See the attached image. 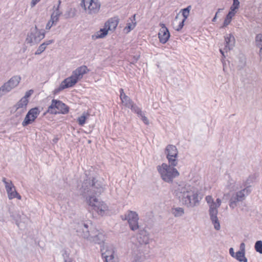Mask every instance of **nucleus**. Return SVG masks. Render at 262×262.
I'll return each mask as SVG.
<instances>
[{"mask_svg":"<svg viewBox=\"0 0 262 262\" xmlns=\"http://www.w3.org/2000/svg\"><path fill=\"white\" fill-rule=\"evenodd\" d=\"M104 186L101 181L93 179L92 180H85L80 188L81 193L85 198L86 203L101 215L107 210V206L104 202L99 201L96 195L104 191Z\"/></svg>","mask_w":262,"mask_h":262,"instance_id":"obj_1","label":"nucleus"},{"mask_svg":"<svg viewBox=\"0 0 262 262\" xmlns=\"http://www.w3.org/2000/svg\"><path fill=\"white\" fill-rule=\"evenodd\" d=\"M174 195L187 207H194L199 203L198 191L184 182L176 183L172 187Z\"/></svg>","mask_w":262,"mask_h":262,"instance_id":"obj_2","label":"nucleus"},{"mask_svg":"<svg viewBox=\"0 0 262 262\" xmlns=\"http://www.w3.org/2000/svg\"><path fill=\"white\" fill-rule=\"evenodd\" d=\"M74 227L79 236L91 242L100 244L104 240V234L102 230H98L93 227L89 229L88 225L83 222L75 223Z\"/></svg>","mask_w":262,"mask_h":262,"instance_id":"obj_3","label":"nucleus"},{"mask_svg":"<svg viewBox=\"0 0 262 262\" xmlns=\"http://www.w3.org/2000/svg\"><path fill=\"white\" fill-rule=\"evenodd\" d=\"M169 163H162L157 166V170L160 174L161 179L165 182L171 183L174 178L179 176L178 170Z\"/></svg>","mask_w":262,"mask_h":262,"instance_id":"obj_4","label":"nucleus"},{"mask_svg":"<svg viewBox=\"0 0 262 262\" xmlns=\"http://www.w3.org/2000/svg\"><path fill=\"white\" fill-rule=\"evenodd\" d=\"M137 240L138 243L136 244V246L139 253L144 254L147 253L149 251V237L146 231L140 230L137 235Z\"/></svg>","mask_w":262,"mask_h":262,"instance_id":"obj_5","label":"nucleus"},{"mask_svg":"<svg viewBox=\"0 0 262 262\" xmlns=\"http://www.w3.org/2000/svg\"><path fill=\"white\" fill-rule=\"evenodd\" d=\"M45 36L44 30H38L37 26L30 29L26 38V42L28 44L34 45L39 43Z\"/></svg>","mask_w":262,"mask_h":262,"instance_id":"obj_6","label":"nucleus"},{"mask_svg":"<svg viewBox=\"0 0 262 262\" xmlns=\"http://www.w3.org/2000/svg\"><path fill=\"white\" fill-rule=\"evenodd\" d=\"M81 6L87 14L94 16L99 12L101 4L99 0H82Z\"/></svg>","mask_w":262,"mask_h":262,"instance_id":"obj_7","label":"nucleus"},{"mask_svg":"<svg viewBox=\"0 0 262 262\" xmlns=\"http://www.w3.org/2000/svg\"><path fill=\"white\" fill-rule=\"evenodd\" d=\"M205 200L209 205V214L210 220L214 225V228L219 230L220 229V224L217 216L218 210L215 209L216 205L214 206V200L212 196L207 195L205 198Z\"/></svg>","mask_w":262,"mask_h":262,"instance_id":"obj_8","label":"nucleus"},{"mask_svg":"<svg viewBox=\"0 0 262 262\" xmlns=\"http://www.w3.org/2000/svg\"><path fill=\"white\" fill-rule=\"evenodd\" d=\"M21 80L20 76H14L0 87V98L16 87Z\"/></svg>","mask_w":262,"mask_h":262,"instance_id":"obj_9","label":"nucleus"},{"mask_svg":"<svg viewBox=\"0 0 262 262\" xmlns=\"http://www.w3.org/2000/svg\"><path fill=\"white\" fill-rule=\"evenodd\" d=\"M69 112V107L60 100L53 99L47 112L52 114L61 113L65 114Z\"/></svg>","mask_w":262,"mask_h":262,"instance_id":"obj_10","label":"nucleus"},{"mask_svg":"<svg viewBox=\"0 0 262 262\" xmlns=\"http://www.w3.org/2000/svg\"><path fill=\"white\" fill-rule=\"evenodd\" d=\"M250 190L249 187L244 188L240 191L233 193L229 201V206L232 209L236 207L237 203L242 202L245 199L246 195H248Z\"/></svg>","mask_w":262,"mask_h":262,"instance_id":"obj_11","label":"nucleus"},{"mask_svg":"<svg viewBox=\"0 0 262 262\" xmlns=\"http://www.w3.org/2000/svg\"><path fill=\"white\" fill-rule=\"evenodd\" d=\"M165 153L168 163L172 166H176L178 163V150L177 147L173 145H168L165 148Z\"/></svg>","mask_w":262,"mask_h":262,"instance_id":"obj_12","label":"nucleus"},{"mask_svg":"<svg viewBox=\"0 0 262 262\" xmlns=\"http://www.w3.org/2000/svg\"><path fill=\"white\" fill-rule=\"evenodd\" d=\"M10 216L15 221L16 224L20 229H22L25 227L26 224L28 222V219L23 213H20L18 210H14L11 211L9 210Z\"/></svg>","mask_w":262,"mask_h":262,"instance_id":"obj_13","label":"nucleus"},{"mask_svg":"<svg viewBox=\"0 0 262 262\" xmlns=\"http://www.w3.org/2000/svg\"><path fill=\"white\" fill-rule=\"evenodd\" d=\"M124 220L127 221L132 230L135 231L139 229V216L136 212L130 210L128 211L127 213L125 215Z\"/></svg>","mask_w":262,"mask_h":262,"instance_id":"obj_14","label":"nucleus"},{"mask_svg":"<svg viewBox=\"0 0 262 262\" xmlns=\"http://www.w3.org/2000/svg\"><path fill=\"white\" fill-rule=\"evenodd\" d=\"M39 113L40 111L38 107H34L30 110L22 122V125L26 126L33 123L37 118Z\"/></svg>","mask_w":262,"mask_h":262,"instance_id":"obj_15","label":"nucleus"},{"mask_svg":"<svg viewBox=\"0 0 262 262\" xmlns=\"http://www.w3.org/2000/svg\"><path fill=\"white\" fill-rule=\"evenodd\" d=\"M191 9V6L190 5L188 6L187 8L183 9L181 10L182 12V15L184 17V18L180 21L179 23L178 22V19L179 16V14H178L175 17V19L173 21V25H175L177 24H179L178 26H174V28L176 30L179 31L181 30L184 26V23L185 20L187 18L189 15L190 11Z\"/></svg>","mask_w":262,"mask_h":262,"instance_id":"obj_16","label":"nucleus"},{"mask_svg":"<svg viewBox=\"0 0 262 262\" xmlns=\"http://www.w3.org/2000/svg\"><path fill=\"white\" fill-rule=\"evenodd\" d=\"M77 82L76 80L74 79L71 76L66 78L61 82L59 86L55 89L54 91V94H58L61 91L66 88H69L73 86Z\"/></svg>","mask_w":262,"mask_h":262,"instance_id":"obj_17","label":"nucleus"},{"mask_svg":"<svg viewBox=\"0 0 262 262\" xmlns=\"http://www.w3.org/2000/svg\"><path fill=\"white\" fill-rule=\"evenodd\" d=\"M160 26L161 28L158 33V37L160 42L164 44L168 40L170 37V33L164 24H161Z\"/></svg>","mask_w":262,"mask_h":262,"instance_id":"obj_18","label":"nucleus"},{"mask_svg":"<svg viewBox=\"0 0 262 262\" xmlns=\"http://www.w3.org/2000/svg\"><path fill=\"white\" fill-rule=\"evenodd\" d=\"M3 182L4 183L5 188L10 200L14 199V193L16 191L15 188L11 180H7L5 178H3Z\"/></svg>","mask_w":262,"mask_h":262,"instance_id":"obj_19","label":"nucleus"},{"mask_svg":"<svg viewBox=\"0 0 262 262\" xmlns=\"http://www.w3.org/2000/svg\"><path fill=\"white\" fill-rule=\"evenodd\" d=\"M88 71V68L85 66H82L78 67L75 70L73 71L71 76L73 77L74 79H76L77 82H78L79 80L82 78L83 76Z\"/></svg>","mask_w":262,"mask_h":262,"instance_id":"obj_20","label":"nucleus"},{"mask_svg":"<svg viewBox=\"0 0 262 262\" xmlns=\"http://www.w3.org/2000/svg\"><path fill=\"white\" fill-rule=\"evenodd\" d=\"M29 100H26L21 99L13 106L15 111L17 114H21L25 113L27 110V106L28 104Z\"/></svg>","mask_w":262,"mask_h":262,"instance_id":"obj_21","label":"nucleus"},{"mask_svg":"<svg viewBox=\"0 0 262 262\" xmlns=\"http://www.w3.org/2000/svg\"><path fill=\"white\" fill-rule=\"evenodd\" d=\"M225 41L224 50L226 51L232 49L234 47L235 40L234 37L231 34H227L225 36Z\"/></svg>","mask_w":262,"mask_h":262,"instance_id":"obj_22","label":"nucleus"},{"mask_svg":"<svg viewBox=\"0 0 262 262\" xmlns=\"http://www.w3.org/2000/svg\"><path fill=\"white\" fill-rule=\"evenodd\" d=\"M119 23V19L117 18L113 17L109 19L105 24V27L110 31H114L116 28Z\"/></svg>","mask_w":262,"mask_h":262,"instance_id":"obj_23","label":"nucleus"},{"mask_svg":"<svg viewBox=\"0 0 262 262\" xmlns=\"http://www.w3.org/2000/svg\"><path fill=\"white\" fill-rule=\"evenodd\" d=\"M245 252L237 251L235 253V258L240 262H247V258L245 256Z\"/></svg>","mask_w":262,"mask_h":262,"instance_id":"obj_24","label":"nucleus"},{"mask_svg":"<svg viewBox=\"0 0 262 262\" xmlns=\"http://www.w3.org/2000/svg\"><path fill=\"white\" fill-rule=\"evenodd\" d=\"M124 96L120 98L122 103L128 108L134 103L130 98L126 95H123Z\"/></svg>","mask_w":262,"mask_h":262,"instance_id":"obj_25","label":"nucleus"},{"mask_svg":"<svg viewBox=\"0 0 262 262\" xmlns=\"http://www.w3.org/2000/svg\"><path fill=\"white\" fill-rule=\"evenodd\" d=\"M172 213L175 217H180L184 213V210L183 208L177 207L172 209Z\"/></svg>","mask_w":262,"mask_h":262,"instance_id":"obj_26","label":"nucleus"},{"mask_svg":"<svg viewBox=\"0 0 262 262\" xmlns=\"http://www.w3.org/2000/svg\"><path fill=\"white\" fill-rule=\"evenodd\" d=\"M109 30L104 26V28L101 29L99 31L96 33V38H103L108 33Z\"/></svg>","mask_w":262,"mask_h":262,"instance_id":"obj_27","label":"nucleus"},{"mask_svg":"<svg viewBox=\"0 0 262 262\" xmlns=\"http://www.w3.org/2000/svg\"><path fill=\"white\" fill-rule=\"evenodd\" d=\"M114 255V250L113 247H111L110 249H106L104 252L102 253V256L105 259L111 256Z\"/></svg>","mask_w":262,"mask_h":262,"instance_id":"obj_28","label":"nucleus"},{"mask_svg":"<svg viewBox=\"0 0 262 262\" xmlns=\"http://www.w3.org/2000/svg\"><path fill=\"white\" fill-rule=\"evenodd\" d=\"M254 248L257 252L262 254V241H256L254 245Z\"/></svg>","mask_w":262,"mask_h":262,"instance_id":"obj_29","label":"nucleus"},{"mask_svg":"<svg viewBox=\"0 0 262 262\" xmlns=\"http://www.w3.org/2000/svg\"><path fill=\"white\" fill-rule=\"evenodd\" d=\"M131 23H128L127 26L124 28V30H127V32H130L136 26V22H134L133 20L130 19Z\"/></svg>","mask_w":262,"mask_h":262,"instance_id":"obj_30","label":"nucleus"},{"mask_svg":"<svg viewBox=\"0 0 262 262\" xmlns=\"http://www.w3.org/2000/svg\"><path fill=\"white\" fill-rule=\"evenodd\" d=\"M130 109L134 111L135 113H136V114H138V116L140 115H141V114L142 113V111L141 110V109L138 107L137 105H136L135 104H134V103H133L130 106Z\"/></svg>","mask_w":262,"mask_h":262,"instance_id":"obj_31","label":"nucleus"},{"mask_svg":"<svg viewBox=\"0 0 262 262\" xmlns=\"http://www.w3.org/2000/svg\"><path fill=\"white\" fill-rule=\"evenodd\" d=\"M239 6V2L238 0H233V4L230 7V10L232 11H236Z\"/></svg>","mask_w":262,"mask_h":262,"instance_id":"obj_32","label":"nucleus"},{"mask_svg":"<svg viewBox=\"0 0 262 262\" xmlns=\"http://www.w3.org/2000/svg\"><path fill=\"white\" fill-rule=\"evenodd\" d=\"M255 42L256 46L259 48L262 47V34H259L255 37Z\"/></svg>","mask_w":262,"mask_h":262,"instance_id":"obj_33","label":"nucleus"},{"mask_svg":"<svg viewBox=\"0 0 262 262\" xmlns=\"http://www.w3.org/2000/svg\"><path fill=\"white\" fill-rule=\"evenodd\" d=\"M46 47L43 44L41 43L36 50V51L35 53V55H39L41 53H42L46 49Z\"/></svg>","mask_w":262,"mask_h":262,"instance_id":"obj_34","label":"nucleus"},{"mask_svg":"<svg viewBox=\"0 0 262 262\" xmlns=\"http://www.w3.org/2000/svg\"><path fill=\"white\" fill-rule=\"evenodd\" d=\"M86 116L83 114L80 117H78L77 121L79 125L83 126L85 123Z\"/></svg>","mask_w":262,"mask_h":262,"instance_id":"obj_35","label":"nucleus"},{"mask_svg":"<svg viewBox=\"0 0 262 262\" xmlns=\"http://www.w3.org/2000/svg\"><path fill=\"white\" fill-rule=\"evenodd\" d=\"M61 3L60 1H58V6L57 8L55 9V10L53 12L52 14L54 15L55 17H57L58 19L60 15L61 14V12L59 11V7Z\"/></svg>","mask_w":262,"mask_h":262,"instance_id":"obj_36","label":"nucleus"},{"mask_svg":"<svg viewBox=\"0 0 262 262\" xmlns=\"http://www.w3.org/2000/svg\"><path fill=\"white\" fill-rule=\"evenodd\" d=\"M105 262H118V259L114 256H111L105 259Z\"/></svg>","mask_w":262,"mask_h":262,"instance_id":"obj_37","label":"nucleus"},{"mask_svg":"<svg viewBox=\"0 0 262 262\" xmlns=\"http://www.w3.org/2000/svg\"><path fill=\"white\" fill-rule=\"evenodd\" d=\"M62 256L63 258L64 262H72L71 258L69 257V254L67 253V252H64L62 254Z\"/></svg>","mask_w":262,"mask_h":262,"instance_id":"obj_38","label":"nucleus"},{"mask_svg":"<svg viewBox=\"0 0 262 262\" xmlns=\"http://www.w3.org/2000/svg\"><path fill=\"white\" fill-rule=\"evenodd\" d=\"M33 93V91L32 90H30L26 92L25 96L21 98V99H24L26 100H28V98L31 96L32 94Z\"/></svg>","mask_w":262,"mask_h":262,"instance_id":"obj_39","label":"nucleus"},{"mask_svg":"<svg viewBox=\"0 0 262 262\" xmlns=\"http://www.w3.org/2000/svg\"><path fill=\"white\" fill-rule=\"evenodd\" d=\"M231 19L228 18V17L226 16L225 17V19L224 21V23H223V26L222 27V28L223 27H227L228 25L230 24V23H231Z\"/></svg>","mask_w":262,"mask_h":262,"instance_id":"obj_40","label":"nucleus"},{"mask_svg":"<svg viewBox=\"0 0 262 262\" xmlns=\"http://www.w3.org/2000/svg\"><path fill=\"white\" fill-rule=\"evenodd\" d=\"M139 117H141L142 120L144 122V123L145 124H149V121H148L147 118L146 117H145V116L144 115V114L143 113H142L141 115H140L139 116Z\"/></svg>","mask_w":262,"mask_h":262,"instance_id":"obj_41","label":"nucleus"},{"mask_svg":"<svg viewBox=\"0 0 262 262\" xmlns=\"http://www.w3.org/2000/svg\"><path fill=\"white\" fill-rule=\"evenodd\" d=\"M50 20H51V22H52V24H54L55 25L57 24V23L58 22L59 19L57 17H55L54 15H53L52 14V15L51 16Z\"/></svg>","mask_w":262,"mask_h":262,"instance_id":"obj_42","label":"nucleus"},{"mask_svg":"<svg viewBox=\"0 0 262 262\" xmlns=\"http://www.w3.org/2000/svg\"><path fill=\"white\" fill-rule=\"evenodd\" d=\"M236 12V11H232L230 10L226 16L232 19V17L235 15Z\"/></svg>","mask_w":262,"mask_h":262,"instance_id":"obj_43","label":"nucleus"},{"mask_svg":"<svg viewBox=\"0 0 262 262\" xmlns=\"http://www.w3.org/2000/svg\"><path fill=\"white\" fill-rule=\"evenodd\" d=\"M236 12V11H232L230 10L226 16L232 19V17L235 15Z\"/></svg>","mask_w":262,"mask_h":262,"instance_id":"obj_44","label":"nucleus"},{"mask_svg":"<svg viewBox=\"0 0 262 262\" xmlns=\"http://www.w3.org/2000/svg\"><path fill=\"white\" fill-rule=\"evenodd\" d=\"M236 12V11H232L230 10L226 16L232 19V17L235 15Z\"/></svg>","mask_w":262,"mask_h":262,"instance_id":"obj_45","label":"nucleus"},{"mask_svg":"<svg viewBox=\"0 0 262 262\" xmlns=\"http://www.w3.org/2000/svg\"><path fill=\"white\" fill-rule=\"evenodd\" d=\"M221 203L222 201L220 199L218 198L216 200V202H214V206L216 205L215 209L217 210L218 208L220 207Z\"/></svg>","mask_w":262,"mask_h":262,"instance_id":"obj_46","label":"nucleus"},{"mask_svg":"<svg viewBox=\"0 0 262 262\" xmlns=\"http://www.w3.org/2000/svg\"><path fill=\"white\" fill-rule=\"evenodd\" d=\"M53 25H55L54 24H52V22H51V20L50 19L46 25V29L47 30H49Z\"/></svg>","mask_w":262,"mask_h":262,"instance_id":"obj_47","label":"nucleus"},{"mask_svg":"<svg viewBox=\"0 0 262 262\" xmlns=\"http://www.w3.org/2000/svg\"><path fill=\"white\" fill-rule=\"evenodd\" d=\"M53 42H54V40L51 39V40H47V41H45L44 42H43L42 43L47 47V46H48Z\"/></svg>","mask_w":262,"mask_h":262,"instance_id":"obj_48","label":"nucleus"},{"mask_svg":"<svg viewBox=\"0 0 262 262\" xmlns=\"http://www.w3.org/2000/svg\"><path fill=\"white\" fill-rule=\"evenodd\" d=\"M229 253L232 257L235 258V253L234 252V250H233V248H230L229 249Z\"/></svg>","mask_w":262,"mask_h":262,"instance_id":"obj_49","label":"nucleus"},{"mask_svg":"<svg viewBox=\"0 0 262 262\" xmlns=\"http://www.w3.org/2000/svg\"><path fill=\"white\" fill-rule=\"evenodd\" d=\"M239 251L245 252V245L244 243H242L240 245V250Z\"/></svg>","mask_w":262,"mask_h":262,"instance_id":"obj_50","label":"nucleus"},{"mask_svg":"<svg viewBox=\"0 0 262 262\" xmlns=\"http://www.w3.org/2000/svg\"><path fill=\"white\" fill-rule=\"evenodd\" d=\"M17 198L18 200H21V196L19 195V193H18L17 192V191H14V198Z\"/></svg>","mask_w":262,"mask_h":262,"instance_id":"obj_51","label":"nucleus"},{"mask_svg":"<svg viewBox=\"0 0 262 262\" xmlns=\"http://www.w3.org/2000/svg\"><path fill=\"white\" fill-rule=\"evenodd\" d=\"M40 0H32L31 6L32 7L35 6V5L40 1Z\"/></svg>","mask_w":262,"mask_h":262,"instance_id":"obj_52","label":"nucleus"},{"mask_svg":"<svg viewBox=\"0 0 262 262\" xmlns=\"http://www.w3.org/2000/svg\"><path fill=\"white\" fill-rule=\"evenodd\" d=\"M120 97L121 98V97H123L124 96L123 95H125L124 93V91H123V90L122 89H121L120 90Z\"/></svg>","mask_w":262,"mask_h":262,"instance_id":"obj_53","label":"nucleus"},{"mask_svg":"<svg viewBox=\"0 0 262 262\" xmlns=\"http://www.w3.org/2000/svg\"><path fill=\"white\" fill-rule=\"evenodd\" d=\"M259 50V56L261 59H262V47H261Z\"/></svg>","mask_w":262,"mask_h":262,"instance_id":"obj_54","label":"nucleus"},{"mask_svg":"<svg viewBox=\"0 0 262 262\" xmlns=\"http://www.w3.org/2000/svg\"><path fill=\"white\" fill-rule=\"evenodd\" d=\"M217 12H216V13H215V15L214 17L213 18V19H212V21L213 22H215V21H216V18H217Z\"/></svg>","mask_w":262,"mask_h":262,"instance_id":"obj_55","label":"nucleus"},{"mask_svg":"<svg viewBox=\"0 0 262 262\" xmlns=\"http://www.w3.org/2000/svg\"><path fill=\"white\" fill-rule=\"evenodd\" d=\"M0 221H1V222L5 221V217L3 214L0 215Z\"/></svg>","mask_w":262,"mask_h":262,"instance_id":"obj_56","label":"nucleus"},{"mask_svg":"<svg viewBox=\"0 0 262 262\" xmlns=\"http://www.w3.org/2000/svg\"><path fill=\"white\" fill-rule=\"evenodd\" d=\"M220 51L221 52V53L222 54V56L224 57H225V56L224 55V51L222 50V49H220Z\"/></svg>","mask_w":262,"mask_h":262,"instance_id":"obj_57","label":"nucleus"},{"mask_svg":"<svg viewBox=\"0 0 262 262\" xmlns=\"http://www.w3.org/2000/svg\"><path fill=\"white\" fill-rule=\"evenodd\" d=\"M223 10V9H219L217 10V11L216 12H217V14H218V13H219V12H220L221 10Z\"/></svg>","mask_w":262,"mask_h":262,"instance_id":"obj_58","label":"nucleus"},{"mask_svg":"<svg viewBox=\"0 0 262 262\" xmlns=\"http://www.w3.org/2000/svg\"><path fill=\"white\" fill-rule=\"evenodd\" d=\"M135 16H136V14H135V15H134V16H133V17H134V20H135Z\"/></svg>","mask_w":262,"mask_h":262,"instance_id":"obj_59","label":"nucleus"}]
</instances>
